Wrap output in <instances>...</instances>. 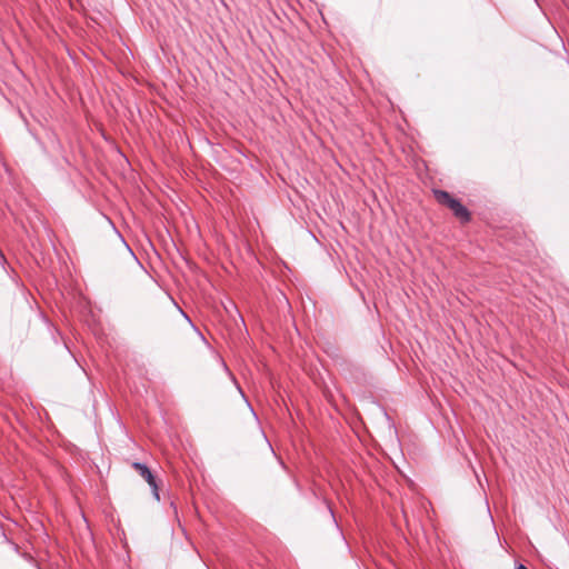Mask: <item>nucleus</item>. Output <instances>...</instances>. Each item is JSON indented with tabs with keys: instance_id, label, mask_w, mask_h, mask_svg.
<instances>
[{
	"instance_id": "1",
	"label": "nucleus",
	"mask_w": 569,
	"mask_h": 569,
	"mask_svg": "<svg viewBox=\"0 0 569 569\" xmlns=\"http://www.w3.org/2000/svg\"><path fill=\"white\" fill-rule=\"evenodd\" d=\"M132 467L150 485V487L153 490V495H154L156 499L159 500L160 498H159V493H158V486L156 483V479H154L152 472L150 471V469L146 465L140 463V462H134L132 465Z\"/></svg>"
},
{
	"instance_id": "2",
	"label": "nucleus",
	"mask_w": 569,
	"mask_h": 569,
	"mask_svg": "<svg viewBox=\"0 0 569 569\" xmlns=\"http://www.w3.org/2000/svg\"><path fill=\"white\" fill-rule=\"evenodd\" d=\"M449 208L453 211L455 216L457 218H459L460 220H462V221L469 220L468 210L458 200L452 202V206H449Z\"/></svg>"
},
{
	"instance_id": "3",
	"label": "nucleus",
	"mask_w": 569,
	"mask_h": 569,
	"mask_svg": "<svg viewBox=\"0 0 569 569\" xmlns=\"http://www.w3.org/2000/svg\"><path fill=\"white\" fill-rule=\"evenodd\" d=\"M435 197L439 203L445 204L447 207L452 206V202L456 201V199H453L447 191L442 190H436Z\"/></svg>"
},
{
	"instance_id": "4",
	"label": "nucleus",
	"mask_w": 569,
	"mask_h": 569,
	"mask_svg": "<svg viewBox=\"0 0 569 569\" xmlns=\"http://www.w3.org/2000/svg\"><path fill=\"white\" fill-rule=\"evenodd\" d=\"M516 569H528V568L526 566H523V565H519V566H517Z\"/></svg>"
}]
</instances>
